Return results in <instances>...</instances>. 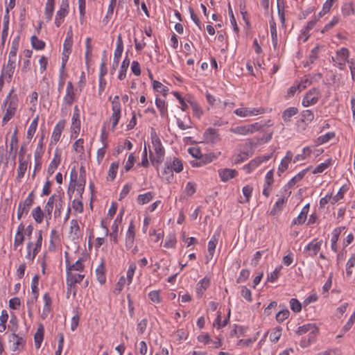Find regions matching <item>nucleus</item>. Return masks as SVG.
<instances>
[{
  "label": "nucleus",
  "mask_w": 355,
  "mask_h": 355,
  "mask_svg": "<svg viewBox=\"0 0 355 355\" xmlns=\"http://www.w3.org/2000/svg\"><path fill=\"white\" fill-rule=\"evenodd\" d=\"M153 193L152 192H147L144 194H140L137 197V202L139 205H144L149 202L153 198Z\"/></svg>",
  "instance_id": "nucleus-41"
},
{
  "label": "nucleus",
  "mask_w": 355,
  "mask_h": 355,
  "mask_svg": "<svg viewBox=\"0 0 355 355\" xmlns=\"http://www.w3.org/2000/svg\"><path fill=\"white\" fill-rule=\"evenodd\" d=\"M15 67H10L8 65H3L2 71H1V76L3 78H5L7 81H10L12 76L15 72Z\"/></svg>",
  "instance_id": "nucleus-33"
},
{
  "label": "nucleus",
  "mask_w": 355,
  "mask_h": 355,
  "mask_svg": "<svg viewBox=\"0 0 355 355\" xmlns=\"http://www.w3.org/2000/svg\"><path fill=\"white\" fill-rule=\"evenodd\" d=\"M272 124L270 123V121H268L267 123H261L259 122H256L252 124L247 125L248 133L253 134L255 132H263V135L261 137H255L254 139H250L248 140V143L246 145H248L251 148L253 147L263 144L268 142L272 136L273 131L272 130H267L266 128L271 126Z\"/></svg>",
  "instance_id": "nucleus-1"
},
{
  "label": "nucleus",
  "mask_w": 355,
  "mask_h": 355,
  "mask_svg": "<svg viewBox=\"0 0 355 355\" xmlns=\"http://www.w3.org/2000/svg\"><path fill=\"white\" fill-rule=\"evenodd\" d=\"M70 232L69 233L73 235V239H78L79 237L80 226L78 222L76 219H73L70 223Z\"/></svg>",
  "instance_id": "nucleus-34"
},
{
  "label": "nucleus",
  "mask_w": 355,
  "mask_h": 355,
  "mask_svg": "<svg viewBox=\"0 0 355 355\" xmlns=\"http://www.w3.org/2000/svg\"><path fill=\"white\" fill-rule=\"evenodd\" d=\"M28 163L26 161L23 160L22 159H19V166L17 168V179L20 180L22 178H24V174L27 169Z\"/></svg>",
  "instance_id": "nucleus-29"
},
{
  "label": "nucleus",
  "mask_w": 355,
  "mask_h": 355,
  "mask_svg": "<svg viewBox=\"0 0 355 355\" xmlns=\"http://www.w3.org/2000/svg\"><path fill=\"white\" fill-rule=\"evenodd\" d=\"M228 14H229V16L230 17V22L233 26V28H234V31L236 33H238L239 31V28L237 26V24H236V19L234 17V13H233V10H232V6L230 5V3L228 4Z\"/></svg>",
  "instance_id": "nucleus-55"
},
{
  "label": "nucleus",
  "mask_w": 355,
  "mask_h": 355,
  "mask_svg": "<svg viewBox=\"0 0 355 355\" xmlns=\"http://www.w3.org/2000/svg\"><path fill=\"white\" fill-rule=\"evenodd\" d=\"M331 164V159H327L324 162L318 165L315 169L313 171V173H322L324 170H326L328 167H329Z\"/></svg>",
  "instance_id": "nucleus-44"
},
{
  "label": "nucleus",
  "mask_w": 355,
  "mask_h": 355,
  "mask_svg": "<svg viewBox=\"0 0 355 355\" xmlns=\"http://www.w3.org/2000/svg\"><path fill=\"white\" fill-rule=\"evenodd\" d=\"M153 87L156 92L162 93L164 96L166 95V93L168 91V87L164 85L162 83L157 80L153 81Z\"/></svg>",
  "instance_id": "nucleus-43"
},
{
  "label": "nucleus",
  "mask_w": 355,
  "mask_h": 355,
  "mask_svg": "<svg viewBox=\"0 0 355 355\" xmlns=\"http://www.w3.org/2000/svg\"><path fill=\"white\" fill-rule=\"evenodd\" d=\"M85 182H86L85 178H78V179L76 180V182H73V183H69L68 192L69 193L71 191L72 192H73L76 188L79 193L83 192Z\"/></svg>",
  "instance_id": "nucleus-19"
},
{
  "label": "nucleus",
  "mask_w": 355,
  "mask_h": 355,
  "mask_svg": "<svg viewBox=\"0 0 355 355\" xmlns=\"http://www.w3.org/2000/svg\"><path fill=\"white\" fill-rule=\"evenodd\" d=\"M31 40V44L33 49L36 50H42L44 48L45 42L41 40H39L36 36H32Z\"/></svg>",
  "instance_id": "nucleus-45"
},
{
  "label": "nucleus",
  "mask_w": 355,
  "mask_h": 355,
  "mask_svg": "<svg viewBox=\"0 0 355 355\" xmlns=\"http://www.w3.org/2000/svg\"><path fill=\"white\" fill-rule=\"evenodd\" d=\"M338 58L343 61V62H347L349 61L348 60L349 57V51L346 48H342L338 53H337Z\"/></svg>",
  "instance_id": "nucleus-63"
},
{
  "label": "nucleus",
  "mask_w": 355,
  "mask_h": 355,
  "mask_svg": "<svg viewBox=\"0 0 355 355\" xmlns=\"http://www.w3.org/2000/svg\"><path fill=\"white\" fill-rule=\"evenodd\" d=\"M210 281L209 279L205 277L201 279L197 284V293L201 295L203 292L209 286Z\"/></svg>",
  "instance_id": "nucleus-38"
},
{
  "label": "nucleus",
  "mask_w": 355,
  "mask_h": 355,
  "mask_svg": "<svg viewBox=\"0 0 355 355\" xmlns=\"http://www.w3.org/2000/svg\"><path fill=\"white\" fill-rule=\"evenodd\" d=\"M166 162L167 164H168V166L171 168L172 171H173V172L180 173L183 169V164L182 161L177 157L167 159Z\"/></svg>",
  "instance_id": "nucleus-15"
},
{
  "label": "nucleus",
  "mask_w": 355,
  "mask_h": 355,
  "mask_svg": "<svg viewBox=\"0 0 355 355\" xmlns=\"http://www.w3.org/2000/svg\"><path fill=\"white\" fill-rule=\"evenodd\" d=\"M83 259L80 258L78 259L74 263L71 264L69 261L67 259L66 260V269L67 271H78V272H83L84 270L85 266L83 263Z\"/></svg>",
  "instance_id": "nucleus-13"
},
{
  "label": "nucleus",
  "mask_w": 355,
  "mask_h": 355,
  "mask_svg": "<svg viewBox=\"0 0 355 355\" xmlns=\"http://www.w3.org/2000/svg\"><path fill=\"white\" fill-rule=\"evenodd\" d=\"M13 90H11L6 98L5 99L3 107L5 108V114L2 119V125H6L15 115L17 112L19 98L17 94H12Z\"/></svg>",
  "instance_id": "nucleus-2"
},
{
  "label": "nucleus",
  "mask_w": 355,
  "mask_h": 355,
  "mask_svg": "<svg viewBox=\"0 0 355 355\" xmlns=\"http://www.w3.org/2000/svg\"><path fill=\"white\" fill-rule=\"evenodd\" d=\"M250 155L247 152H242L241 153L234 155V163L239 164L248 159Z\"/></svg>",
  "instance_id": "nucleus-57"
},
{
  "label": "nucleus",
  "mask_w": 355,
  "mask_h": 355,
  "mask_svg": "<svg viewBox=\"0 0 355 355\" xmlns=\"http://www.w3.org/2000/svg\"><path fill=\"white\" fill-rule=\"evenodd\" d=\"M314 115L313 113L309 110H304L302 113V120L303 122H311L313 120Z\"/></svg>",
  "instance_id": "nucleus-61"
},
{
  "label": "nucleus",
  "mask_w": 355,
  "mask_h": 355,
  "mask_svg": "<svg viewBox=\"0 0 355 355\" xmlns=\"http://www.w3.org/2000/svg\"><path fill=\"white\" fill-rule=\"evenodd\" d=\"M55 7V0H47L45 5L44 15L46 21L51 20Z\"/></svg>",
  "instance_id": "nucleus-22"
},
{
  "label": "nucleus",
  "mask_w": 355,
  "mask_h": 355,
  "mask_svg": "<svg viewBox=\"0 0 355 355\" xmlns=\"http://www.w3.org/2000/svg\"><path fill=\"white\" fill-rule=\"evenodd\" d=\"M341 232H342V228L338 227V228L334 229L332 232V236H331V249L335 252H337V248H338L337 241L338 240L339 235L340 234Z\"/></svg>",
  "instance_id": "nucleus-28"
},
{
  "label": "nucleus",
  "mask_w": 355,
  "mask_h": 355,
  "mask_svg": "<svg viewBox=\"0 0 355 355\" xmlns=\"http://www.w3.org/2000/svg\"><path fill=\"white\" fill-rule=\"evenodd\" d=\"M343 15L349 16L354 13V8L352 3H345L342 9Z\"/></svg>",
  "instance_id": "nucleus-60"
},
{
  "label": "nucleus",
  "mask_w": 355,
  "mask_h": 355,
  "mask_svg": "<svg viewBox=\"0 0 355 355\" xmlns=\"http://www.w3.org/2000/svg\"><path fill=\"white\" fill-rule=\"evenodd\" d=\"M188 102L192 108L193 115L198 118H200L202 114V110L199 104L194 101H188Z\"/></svg>",
  "instance_id": "nucleus-48"
},
{
  "label": "nucleus",
  "mask_w": 355,
  "mask_h": 355,
  "mask_svg": "<svg viewBox=\"0 0 355 355\" xmlns=\"http://www.w3.org/2000/svg\"><path fill=\"white\" fill-rule=\"evenodd\" d=\"M119 168V162H113L111 164L110 166V169L108 171V175L110 178V180L112 181L116 178V172Z\"/></svg>",
  "instance_id": "nucleus-59"
},
{
  "label": "nucleus",
  "mask_w": 355,
  "mask_h": 355,
  "mask_svg": "<svg viewBox=\"0 0 355 355\" xmlns=\"http://www.w3.org/2000/svg\"><path fill=\"white\" fill-rule=\"evenodd\" d=\"M60 155L58 153H55L47 169V173L49 175H51L54 173L55 171L60 164Z\"/></svg>",
  "instance_id": "nucleus-20"
},
{
  "label": "nucleus",
  "mask_w": 355,
  "mask_h": 355,
  "mask_svg": "<svg viewBox=\"0 0 355 355\" xmlns=\"http://www.w3.org/2000/svg\"><path fill=\"white\" fill-rule=\"evenodd\" d=\"M241 294L248 302H251L252 301L251 291L246 286H241Z\"/></svg>",
  "instance_id": "nucleus-62"
},
{
  "label": "nucleus",
  "mask_w": 355,
  "mask_h": 355,
  "mask_svg": "<svg viewBox=\"0 0 355 355\" xmlns=\"http://www.w3.org/2000/svg\"><path fill=\"white\" fill-rule=\"evenodd\" d=\"M39 120V116H37L30 124L27 131V139H31L36 132L37 123Z\"/></svg>",
  "instance_id": "nucleus-37"
},
{
  "label": "nucleus",
  "mask_w": 355,
  "mask_h": 355,
  "mask_svg": "<svg viewBox=\"0 0 355 355\" xmlns=\"http://www.w3.org/2000/svg\"><path fill=\"white\" fill-rule=\"evenodd\" d=\"M65 121L64 120L60 121L54 127L52 136L51 142L56 144L60 138L62 130L64 128Z\"/></svg>",
  "instance_id": "nucleus-11"
},
{
  "label": "nucleus",
  "mask_w": 355,
  "mask_h": 355,
  "mask_svg": "<svg viewBox=\"0 0 355 355\" xmlns=\"http://www.w3.org/2000/svg\"><path fill=\"white\" fill-rule=\"evenodd\" d=\"M72 129L74 133H78L80 129V114L73 113L72 116Z\"/></svg>",
  "instance_id": "nucleus-42"
},
{
  "label": "nucleus",
  "mask_w": 355,
  "mask_h": 355,
  "mask_svg": "<svg viewBox=\"0 0 355 355\" xmlns=\"http://www.w3.org/2000/svg\"><path fill=\"white\" fill-rule=\"evenodd\" d=\"M129 64H130V60L128 58V57H126L123 60V61L121 65V67H120V71H119V74L118 76V78L119 80H123L125 78L126 71L129 67Z\"/></svg>",
  "instance_id": "nucleus-40"
},
{
  "label": "nucleus",
  "mask_w": 355,
  "mask_h": 355,
  "mask_svg": "<svg viewBox=\"0 0 355 355\" xmlns=\"http://www.w3.org/2000/svg\"><path fill=\"white\" fill-rule=\"evenodd\" d=\"M291 309L295 313H298L302 309L301 303L295 298H292L290 301Z\"/></svg>",
  "instance_id": "nucleus-64"
},
{
  "label": "nucleus",
  "mask_w": 355,
  "mask_h": 355,
  "mask_svg": "<svg viewBox=\"0 0 355 355\" xmlns=\"http://www.w3.org/2000/svg\"><path fill=\"white\" fill-rule=\"evenodd\" d=\"M8 319V314L6 310H3L0 315V332H3L6 329V322Z\"/></svg>",
  "instance_id": "nucleus-50"
},
{
  "label": "nucleus",
  "mask_w": 355,
  "mask_h": 355,
  "mask_svg": "<svg viewBox=\"0 0 355 355\" xmlns=\"http://www.w3.org/2000/svg\"><path fill=\"white\" fill-rule=\"evenodd\" d=\"M264 110L259 108L241 107L234 110L235 114L241 117L256 116L263 112Z\"/></svg>",
  "instance_id": "nucleus-8"
},
{
  "label": "nucleus",
  "mask_w": 355,
  "mask_h": 355,
  "mask_svg": "<svg viewBox=\"0 0 355 355\" xmlns=\"http://www.w3.org/2000/svg\"><path fill=\"white\" fill-rule=\"evenodd\" d=\"M155 105L158 110H159L161 116L168 117L167 106L166 105L165 101L162 100L159 98H156Z\"/></svg>",
  "instance_id": "nucleus-27"
},
{
  "label": "nucleus",
  "mask_w": 355,
  "mask_h": 355,
  "mask_svg": "<svg viewBox=\"0 0 355 355\" xmlns=\"http://www.w3.org/2000/svg\"><path fill=\"white\" fill-rule=\"evenodd\" d=\"M261 163V159L256 157L255 159L251 160L248 165L245 166V168L247 170L248 173H250L252 171L256 168Z\"/></svg>",
  "instance_id": "nucleus-56"
},
{
  "label": "nucleus",
  "mask_w": 355,
  "mask_h": 355,
  "mask_svg": "<svg viewBox=\"0 0 355 355\" xmlns=\"http://www.w3.org/2000/svg\"><path fill=\"white\" fill-rule=\"evenodd\" d=\"M32 204L26 200L20 202L17 209V219L20 220L23 214H27Z\"/></svg>",
  "instance_id": "nucleus-23"
},
{
  "label": "nucleus",
  "mask_w": 355,
  "mask_h": 355,
  "mask_svg": "<svg viewBox=\"0 0 355 355\" xmlns=\"http://www.w3.org/2000/svg\"><path fill=\"white\" fill-rule=\"evenodd\" d=\"M32 216L37 223H42L44 217V213L40 206L36 207L32 211Z\"/></svg>",
  "instance_id": "nucleus-31"
},
{
  "label": "nucleus",
  "mask_w": 355,
  "mask_h": 355,
  "mask_svg": "<svg viewBox=\"0 0 355 355\" xmlns=\"http://www.w3.org/2000/svg\"><path fill=\"white\" fill-rule=\"evenodd\" d=\"M270 33H271V37H272V44L275 47L277 45L278 40H277L276 23L272 17L271 20H270Z\"/></svg>",
  "instance_id": "nucleus-36"
},
{
  "label": "nucleus",
  "mask_w": 355,
  "mask_h": 355,
  "mask_svg": "<svg viewBox=\"0 0 355 355\" xmlns=\"http://www.w3.org/2000/svg\"><path fill=\"white\" fill-rule=\"evenodd\" d=\"M285 202L284 198H280L279 199L275 204L273 208L271 209L270 214L275 216L277 212L280 211L282 209V207Z\"/></svg>",
  "instance_id": "nucleus-58"
},
{
  "label": "nucleus",
  "mask_w": 355,
  "mask_h": 355,
  "mask_svg": "<svg viewBox=\"0 0 355 355\" xmlns=\"http://www.w3.org/2000/svg\"><path fill=\"white\" fill-rule=\"evenodd\" d=\"M308 169H304L303 171H302L301 172L298 173L295 176H294L289 182H288V186L290 187H293L294 185H295V184L297 182H298L299 181H300L303 178L304 176L305 175L306 171H307Z\"/></svg>",
  "instance_id": "nucleus-53"
},
{
  "label": "nucleus",
  "mask_w": 355,
  "mask_h": 355,
  "mask_svg": "<svg viewBox=\"0 0 355 355\" xmlns=\"http://www.w3.org/2000/svg\"><path fill=\"white\" fill-rule=\"evenodd\" d=\"M85 278V275L81 273H76L72 271H67L66 284L69 289L73 288V296L76 295L77 289L76 284L80 283Z\"/></svg>",
  "instance_id": "nucleus-4"
},
{
  "label": "nucleus",
  "mask_w": 355,
  "mask_h": 355,
  "mask_svg": "<svg viewBox=\"0 0 355 355\" xmlns=\"http://www.w3.org/2000/svg\"><path fill=\"white\" fill-rule=\"evenodd\" d=\"M10 341L13 342L14 350L24 348L26 343V340L22 336H19L16 334L15 332L11 335Z\"/></svg>",
  "instance_id": "nucleus-16"
},
{
  "label": "nucleus",
  "mask_w": 355,
  "mask_h": 355,
  "mask_svg": "<svg viewBox=\"0 0 355 355\" xmlns=\"http://www.w3.org/2000/svg\"><path fill=\"white\" fill-rule=\"evenodd\" d=\"M73 44V40H72V31H68L67 32V36L64 40V45H63V53L64 57L67 58H69V55L71 52V47Z\"/></svg>",
  "instance_id": "nucleus-14"
},
{
  "label": "nucleus",
  "mask_w": 355,
  "mask_h": 355,
  "mask_svg": "<svg viewBox=\"0 0 355 355\" xmlns=\"http://www.w3.org/2000/svg\"><path fill=\"white\" fill-rule=\"evenodd\" d=\"M355 267V254H352L346 264V274L351 276L353 273L352 268Z\"/></svg>",
  "instance_id": "nucleus-54"
},
{
  "label": "nucleus",
  "mask_w": 355,
  "mask_h": 355,
  "mask_svg": "<svg viewBox=\"0 0 355 355\" xmlns=\"http://www.w3.org/2000/svg\"><path fill=\"white\" fill-rule=\"evenodd\" d=\"M219 236V234H214L210 239V241L208 243V253L211 256V258H212L214 253L215 252V249L216 247V244L218 243V237Z\"/></svg>",
  "instance_id": "nucleus-35"
},
{
  "label": "nucleus",
  "mask_w": 355,
  "mask_h": 355,
  "mask_svg": "<svg viewBox=\"0 0 355 355\" xmlns=\"http://www.w3.org/2000/svg\"><path fill=\"white\" fill-rule=\"evenodd\" d=\"M298 110L297 107H288L282 114V119L285 123H288L291 121V118L297 114Z\"/></svg>",
  "instance_id": "nucleus-32"
},
{
  "label": "nucleus",
  "mask_w": 355,
  "mask_h": 355,
  "mask_svg": "<svg viewBox=\"0 0 355 355\" xmlns=\"http://www.w3.org/2000/svg\"><path fill=\"white\" fill-rule=\"evenodd\" d=\"M69 3L68 0H62L60 9L57 11L55 24L57 27H59L64 21V17L68 14Z\"/></svg>",
  "instance_id": "nucleus-7"
},
{
  "label": "nucleus",
  "mask_w": 355,
  "mask_h": 355,
  "mask_svg": "<svg viewBox=\"0 0 355 355\" xmlns=\"http://www.w3.org/2000/svg\"><path fill=\"white\" fill-rule=\"evenodd\" d=\"M164 168L162 172L163 178H164L167 182H170L173 179V171H172L171 168L167 164L166 162L164 164Z\"/></svg>",
  "instance_id": "nucleus-46"
},
{
  "label": "nucleus",
  "mask_w": 355,
  "mask_h": 355,
  "mask_svg": "<svg viewBox=\"0 0 355 355\" xmlns=\"http://www.w3.org/2000/svg\"><path fill=\"white\" fill-rule=\"evenodd\" d=\"M292 157L293 153L291 151H287L286 156L282 159L279 166L277 171L279 175H281V173L287 170L288 164L291 162Z\"/></svg>",
  "instance_id": "nucleus-18"
},
{
  "label": "nucleus",
  "mask_w": 355,
  "mask_h": 355,
  "mask_svg": "<svg viewBox=\"0 0 355 355\" xmlns=\"http://www.w3.org/2000/svg\"><path fill=\"white\" fill-rule=\"evenodd\" d=\"M75 99V92L72 83L69 81L66 88V94L64 97V101L68 105H71Z\"/></svg>",
  "instance_id": "nucleus-12"
},
{
  "label": "nucleus",
  "mask_w": 355,
  "mask_h": 355,
  "mask_svg": "<svg viewBox=\"0 0 355 355\" xmlns=\"http://www.w3.org/2000/svg\"><path fill=\"white\" fill-rule=\"evenodd\" d=\"M152 144L155 156L153 157V153L150 151V159L151 162L155 160L158 164L162 163L164 160L165 151L161 141L157 136H155V137H152Z\"/></svg>",
  "instance_id": "nucleus-3"
},
{
  "label": "nucleus",
  "mask_w": 355,
  "mask_h": 355,
  "mask_svg": "<svg viewBox=\"0 0 355 355\" xmlns=\"http://www.w3.org/2000/svg\"><path fill=\"white\" fill-rule=\"evenodd\" d=\"M205 142L216 144L219 140V135L216 129L209 128L204 133Z\"/></svg>",
  "instance_id": "nucleus-10"
},
{
  "label": "nucleus",
  "mask_w": 355,
  "mask_h": 355,
  "mask_svg": "<svg viewBox=\"0 0 355 355\" xmlns=\"http://www.w3.org/2000/svg\"><path fill=\"white\" fill-rule=\"evenodd\" d=\"M309 332L308 337H309V340H315L316 335L318 332V327L313 324H304L301 327H299L296 333L299 335H303Z\"/></svg>",
  "instance_id": "nucleus-5"
},
{
  "label": "nucleus",
  "mask_w": 355,
  "mask_h": 355,
  "mask_svg": "<svg viewBox=\"0 0 355 355\" xmlns=\"http://www.w3.org/2000/svg\"><path fill=\"white\" fill-rule=\"evenodd\" d=\"M96 275L98 281L101 284H104L106 281L105 270L104 264L102 262L96 269Z\"/></svg>",
  "instance_id": "nucleus-30"
},
{
  "label": "nucleus",
  "mask_w": 355,
  "mask_h": 355,
  "mask_svg": "<svg viewBox=\"0 0 355 355\" xmlns=\"http://www.w3.org/2000/svg\"><path fill=\"white\" fill-rule=\"evenodd\" d=\"M309 210V204L306 205L302 209L298 216L295 218L293 221V225H302L303 224L306 218Z\"/></svg>",
  "instance_id": "nucleus-21"
},
{
  "label": "nucleus",
  "mask_w": 355,
  "mask_h": 355,
  "mask_svg": "<svg viewBox=\"0 0 355 355\" xmlns=\"http://www.w3.org/2000/svg\"><path fill=\"white\" fill-rule=\"evenodd\" d=\"M219 176L222 181L227 182L234 178L238 173L234 169L224 168L218 171Z\"/></svg>",
  "instance_id": "nucleus-17"
},
{
  "label": "nucleus",
  "mask_w": 355,
  "mask_h": 355,
  "mask_svg": "<svg viewBox=\"0 0 355 355\" xmlns=\"http://www.w3.org/2000/svg\"><path fill=\"white\" fill-rule=\"evenodd\" d=\"M112 114L110 120L112 123V130H114L115 127L116 126L120 117H121V107H117V105L112 106Z\"/></svg>",
  "instance_id": "nucleus-26"
},
{
  "label": "nucleus",
  "mask_w": 355,
  "mask_h": 355,
  "mask_svg": "<svg viewBox=\"0 0 355 355\" xmlns=\"http://www.w3.org/2000/svg\"><path fill=\"white\" fill-rule=\"evenodd\" d=\"M230 131L234 134L239 135H249L247 125H239L235 128H232L230 129Z\"/></svg>",
  "instance_id": "nucleus-51"
},
{
  "label": "nucleus",
  "mask_w": 355,
  "mask_h": 355,
  "mask_svg": "<svg viewBox=\"0 0 355 355\" xmlns=\"http://www.w3.org/2000/svg\"><path fill=\"white\" fill-rule=\"evenodd\" d=\"M322 241H316L313 240L309 243L304 248V253L307 257H313L315 256L320 250Z\"/></svg>",
  "instance_id": "nucleus-9"
},
{
  "label": "nucleus",
  "mask_w": 355,
  "mask_h": 355,
  "mask_svg": "<svg viewBox=\"0 0 355 355\" xmlns=\"http://www.w3.org/2000/svg\"><path fill=\"white\" fill-rule=\"evenodd\" d=\"M216 157L212 154L202 155L198 160L192 162L193 166H200L202 164H205L211 162Z\"/></svg>",
  "instance_id": "nucleus-24"
},
{
  "label": "nucleus",
  "mask_w": 355,
  "mask_h": 355,
  "mask_svg": "<svg viewBox=\"0 0 355 355\" xmlns=\"http://www.w3.org/2000/svg\"><path fill=\"white\" fill-rule=\"evenodd\" d=\"M44 338V327L42 324H40L38 327L37 331L35 332L34 335V339H35V345L37 349H39L41 346V344L42 343Z\"/></svg>",
  "instance_id": "nucleus-25"
},
{
  "label": "nucleus",
  "mask_w": 355,
  "mask_h": 355,
  "mask_svg": "<svg viewBox=\"0 0 355 355\" xmlns=\"http://www.w3.org/2000/svg\"><path fill=\"white\" fill-rule=\"evenodd\" d=\"M282 329L281 327H276L271 331L269 337L271 342L275 343L278 342L282 335Z\"/></svg>",
  "instance_id": "nucleus-47"
},
{
  "label": "nucleus",
  "mask_w": 355,
  "mask_h": 355,
  "mask_svg": "<svg viewBox=\"0 0 355 355\" xmlns=\"http://www.w3.org/2000/svg\"><path fill=\"white\" fill-rule=\"evenodd\" d=\"M38 284H39V276L37 275H35L31 282V290L32 293L34 294V300H37L38 297Z\"/></svg>",
  "instance_id": "nucleus-49"
},
{
  "label": "nucleus",
  "mask_w": 355,
  "mask_h": 355,
  "mask_svg": "<svg viewBox=\"0 0 355 355\" xmlns=\"http://www.w3.org/2000/svg\"><path fill=\"white\" fill-rule=\"evenodd\" d=\"M320 96V92L316 88L310 89L302 100V105L304 107H308L311 105H315Z\"/></svg>",
  "instance_id": "nucleus-6"
},
{
  "label": "nucleus",
  "mask_w": 355,
  "mask_h": 355,
  "mask_svg": "<svg viewBox=\"0 0 355 355\" xmlns=\"http://www.w3.org/2000/svg\"><path fill=\"white\" fill-rule=\"evenodd\" d=\"M118 230L119 222L117 219H116L112 225V232L110 234V240L115 243H118Z\"/></svg>",
  "instance_id": "nucleus-39"
},
{
  "label": "nucleus",
  "mask_w": 355,
  "mask_h": 355,
  "mask_svg": "<svg viewBox=\"0 0 355 355\" xmlns=\"http://www.w3.org/2000/svg\"><path fill=\"white\" fill-rule=\"evenodd\" d=\"M135 238V232L127 231L125 236V246L128 248H131L133 246Z\"/></svg>",
  "instance_id": "nucleus-52"
}]
</instances>
